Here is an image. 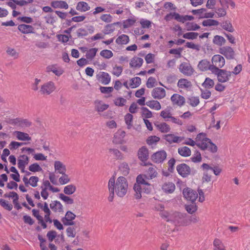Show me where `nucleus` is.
I'll use <instances>...</instances> for the list:
<instances>
[{
  "instance_id": "obj_1",
  "label": "nucleus",
  "mask_w": 250,
  "mask_h": 250,
  "mask_svg": "<svg viewBox=\"0 0 250 250\" xmlns=\"http://www.w3.org/2000/svg\"><path fill=\"white\" fill-rule=\"evenodd\" d=\"M128 189V182L126 179L123 176L119 177L114 184V191L116 194L120 197H124Z\"/></svg>"
},
{
  "instance_id": "obj_2",
  "label": "nucleus",
  "mask_w": 250,
  "mask_h": 250,
  "mask_svg": "<svg viewBox=\"0 0 250 250\" xmlns=\"http://www.w3.org/2000/svg\"><path fill=\"white\" fill-rule=\"evenodd\" d=\"M146 181L142 175H139L136 178V182L134 185L133 189L135 191L134 196L136 199H139L142 197V187L146 185Z\"/></svg>"
},
{
  "instance_id": "obj_3",
  "label": "nucleus",
  "mask_w": 250,
  "mask_h": 250,
  "mask_svg": "<svg viewBox=\"0 0 250 250\" xmlns=\"http://www.w3.org/2000/svg\"><path fill=\"white\" fill-rule=\"evenodd\" d=\"M196 146L202 150L208 149L212 153L217 151V146L208 138H204L201 141L197 142Z\"/></svg>"
},
{
  "instance_id": "obj_4",
  "label": "nucleus",
  "mask_w": 250,
  "mask_h": 250,
  "mask_svg": "<svg viewBox=\"0 0 250 250\" xmlns=\"http://www.w3.org/2000/svg\"><path fill=\"white\" fill-rule=\"evenodd\" d=\"M212 73L217 76V80L220 83H225L229 81L231 72L225 69L214 68Z\"/></svg>"
},
{
  "instance_id": "obj_5",
  "label": "nucleus",
  "mask_w": 250,
  "mask_h": 250,
  "mask_svg": "<svg viewBox=\"0 0 250 250\" xmlns=\"http://www.w3.org/2000/svg\"><path fill=\"white\" fill-rule=\"evenodd\" d=\"M212 64L211 65L210 71H214V68L221 69L225 64L224 58L220 55H214L211 59Z\"/></svg>"
},
{
  "instance_id": "obj_6",
  "label": "nucleus",
  "mask_w": 250,
  "mask_h": 250,
  "mask_svg": "<svg viewBox=\"0 0 250 250\" xmlns=\"http://www.w3.org/2000/svg\"><path fill=\"white\" fill-rule=\"evenodd\" d=\"M7 123L14 126L21 127H29L31 125L32 123L26 119L16 118L15 119H9Z\"/></svg>"
},
{
  "instance_id": "obj_7",
  "label": "nucleus",
  "mask_w": 250,
  "mask_h": 250,
  "mask_svg": "<svg viewBox=\"0 0 250 250\" xmlns=\"http://www.w3.org/2000/svg\"><path fill=\"white\" fill-rule=\"evenodd\" d=\"M56 89L55 84L53 82L50 81L44 83L42 85L40 92L43 95H49L52 93Z\"/></svg>"
},
{
  "instance_id": "obj_8",
  "label": "nucleus",
  "mask_w": 250,
  "mask_h": 250,
  "mask_svg": "<svg viewBox=\"0 0 250 250\" xmlns=\"http://www.w3.org/2000/svg\"><path fill=\"white\" fill-rule=\"evenodd\" d=\"M179 69L181 73L188 76H191L194 71L190 64L187 62L181 63L179 66Z\"/></svg>"
},
{
  "instance_id": "obj_9",
  "label": "nucleus",
  "mask_w": 250,
  "mask_h": 250,
  "mask_svg": "<svg viewBox=\"0 0 250 250\" xmlns=\"http://www.w3.org/2000/svg\"><path fill=\"white\" fill-rule=\"evenodd\" d=\"M183 194L186 199L190 201L192 203H193L198 196V194L196 191L189 188H185Z\"/></svg>"
},
{
  "instance_id": "obj_10",
  "label": "nucleus",
  "mask_w": 250,
  "mask_h": 250,
  "mask_svg": "<svg viewBox=\"0 0 250 250\" xmlns=\"http://www.w3.org/2000/svg\"><path fill=\"white\" fill-rule=\"evenodd\" d=\"M219 52L228 60H231L234 58L235 52L230 46H226L220 48Z\"/></svg>"
},
{
  "instance_id": "obj_11",
  "label": "nucleus",
  "mask_w": 250,
  "mask_h": 250,
  "mask_svg": "<svg viewBox=\"0 0 250 250\" xmlns=\"http://www.w3.org/2000/svg\"><path fill=\"white\" fill-rule=\"evenodd\" d=\"M176 169L178 174L184 178L188 177L191 172L190 167L185 163L177 165Z\"/></svg>"
},
{
  "instance_id": "obj_12",
  "label": "nucleus",
  "mask_w": 250,
  "mask_h": 250,
  "mask_svg": "<svg viewBox=\"0 0 250 250\" xmlns=\"http://www.w3.org/2000/svg\"><path fill=\"white\" fill-rule=\"evenodd\" d=\"M167 157V153L164 150H160L154 153L151 156L152 160L156 163H162Z\"/></svg>"
},
{
  "instance_id": "obj_13",
  "label": "nucleus",
  "mask_w": 250,
  "mask_h": 250,
  "mask_svg": "<svg viewBox=\"0 0 250 250\" xmlns=\"http://www.w3.org/2000/svg\"><path fill=\"white\" fill-rule=\"evenodd\" d=\"M166 91L162 87L154 88L151 92V96L155 99H162L166 96Z\"/></svg>"
},
{
  "instance_id": "obj_14",
  "label": "nucleus",
  "mask_w": 250,
  "mask_h": 250,
  "mask_svg": "<svg viewBox=\"0 0 250 250\" xmlns=\"http://www.w3.org/2000/svg\"><path fill=\"white\" fill-rule=\"evenodd\" d=\"M171 101L173 105L182 106L185 103V99L183 96L178 94H174L171 97Z\"/></svg>"
},
{
  "instance_id": "obj_15",
  "label": "nucleus",
  "mask_w": 250,
  "mask_h": 250,
  "mask_svg": "<svg viewBox=\"0 0 250 250\" xmlns=\"http://www.w3.org/2000/svg\"><path fill=\"white\" fill-rule=\"evenodd\" d=\"M125 135V131L123 130H118L114 136L113 143L115 144H121L124 142V139Z\"/></svg>"
},
{
  "instance_id": "obj_16",
  "label": "nucleus",
  "mask_w": 250,
  "mask_h": 250,
  "mask_svg": "<svg viewBox=\"0 0 250 250\" xmlns=\"http://www.w3.org/2000/svg\"><path fill=\"white\" fill-rule=\"evenodd\" d=\"M138 156L139 160L142 162H145L148 159V150L146 146H142L138 150Z\"/></svg>"
},
{
  "instance_id": "obj_17",
  "label": "nucleus",
  "mask_w": 250,
  "mask_h": 250,
  "mask_svg": "<svg viewBox=\"0 0 250 250\" xmlns=\"http://www.w3.org/2000/svg\"><path fill=\"white\" fill-rule=\"evenodd\" d=\"M162 190L167 193H172L175 189V186L172 182H166L162 186Z\"/></svg>"
},
{
  "instance_id": "obj_18",
  "label": "nucleus",
  "mask_w": 250,
  "mask_h": 250,
  "mask_svg": "<svg viewBox=\"0 0 250 250\" xmlns=\"http://www.w3.org/2000/svg\"><path fill=\"white\" fill-rule=\"evenodd\" d=\"M114 184H115V179L114 177L111 178L108 182V189L110 192L108 201L112 202L114 198Z\"/></svg>"
},
{
  "instance_id": "obj_19",
  "label": "nucleus",
  "mask_w": 250,
  "mask_h": 250,
  "mask_svg": "<svg viewBox=\"0 0 250 250\" xmlns=\"http://www.w3.org/2000/svg\"><path fill=\"white\" fill-rule=\"evenodd\" d=\"M143 62V59L134 57L131 59L129 65L131 67L138 68L142 65Z\"/></svg>"
},
{
  "instance_id": "obj_20",
  "label": "nucleus",
  "mask_w": 250,
  "mask_h": 250,
  "mask_svg": "<svg viewBox=\"0 0 250 250\" xmlns=\"http://www.w3.org/2000/svg\"><path fill=\"white\" fill-rule=\"evenodd\" d=\"M95 109L98 112H102L106 110L109 105L107 104H103L102 101L96 100L94 102Z\"/></svg>"
},
{
  "instance_id": "obj_21",
  "label": "nucleus",
  "mask_w": 250,
  "mask_h": 250,
  "mask_svg": "<svg viewBox=\"0 0 250 250\" xmlns=\"http://www.w3.org/2000/svg\"><path fill=\"white\" fill-rule=\"evenodd\" d=\"M191 223V220H167V225L170 224H179V226H187L190 225Z\"/></svg>"
},
{
  "instance_id": "obj_22",
  "label": "nucleus",
  "mask_w": 250,
  "mask_h": 250,
  "mask_svg": "<svg viewBox=\"0 0 250 250\" xmlns=\"http://www.w3.org/2000/svg\"><path fill=\"white\" fill-rule=\"evenodd\" d=\"M54 168L55 171L61 174H64L66 172V168L62 162L56 161L54 163Z\"/></svg>"
},
{
  "instance_id": "obj_23",
  "label": "nucleus",
  "mask_w": 250,
  "mask_h": 250,
  "mask_svg": "<svg viewBox=\"0 0 250 250\" xmlns=\"http://www.w3.org/2000/svg\"><path fill=\"white\" fill-rule=\"evenodd\" d=\"M213 250H226L222 241L219 238H215L213 241Z\"/></svg>"
},
{
  "instance_id": "obj_24",
  "label": "nucleus",
  "mask_w": 250,
  "mask_h": 250,
  "mask_svg": "<svg viewBox=\"0 0 250 250\" xmlns=\"http://www.w3.org/2000/svg\"><path fill=\"white\" fill-rule=\"evenodd\" d=\"M18 29L23 34L33 33L34 28L32 25L24 24H20L18 26Z\"/></svg>"
},
{
  "instance_id": "obj_25",
  "label": "nucleus",
  "mask_w": 250,
  "mask_h": 250,
  "mask_svg": "<svg viewBox=\"0 0 250 250\" xmlns=\"http://www.w3.org/2000/svg\"><path fill=\"white\" fill-rule=\"evenodd\" d=\"M50 208L55 212H61L63 211L62 206L61 203L58 201H52L50 204Z\"/></svg>"
},
{
  "instance_id": "obj_26",
  "label": "nucleus",
  "mask_w": 250,
  "mask_h": 250,
  "mask_svg": "<svg viewBox=\"0 0 250 250\" xmlns=\"http://www.w3.org/2000/svg\"><path fill=\"white\" fill-rule=\"evenodd\" d=\"M211 65L209 62L207 60H202L199 62L198 64V68L202 71H207L208 70H210Z\"/></svg>"
},
{
  "instance_id": "obj_27",
  "label": "nucleus",
  "mask_w": 250,
  "mask_h": 250,
  "mask_svg": "<svg viewBox=\"0 0 250 250\" xmlns=\"http://www.w3.org/2000/svg\"><path fill=\"white\" fill-rule=\"evenodd\" d=\"M90 7L88 4L84 1L79 2L76 6V9L81 12H85L89 10Z\"/></svg>"
},
{
  "instance_id": "obj_28",
  "label": "nucleus",
  "mask_w": 250,
  "mask_h": 250,
  "mask_svg": "<svg viewBox=\"0 0 250 250\" xmlns=\"http://www.w3.org/2000/svg\"><path fill=\"white\" fill-rule=\"evenodd\" d=\"M154 125L161 132L167 133L169 132L170 129L169 125L166 123H156Z\"/></svg>"
},
{
  "instance_id": "obj_29",
  "label": "nucleus",
  "mask_w": 250,
  "mask_h": 250,
  "mask_svg": "<svg viewBox=\"0 0 250 250\" xmlns=\"http://www.w3.org/2000/svg\"><path fill=\"white\" fill-rule=\"evenodd\" d=\"M177 85L181 88H188L191 87L192 84L191 82L187 79H180L178 82Z\"/></svg>"
},
{
  "instance_id": "obj_30",
  "label": "nucleus",
  "mask_w": 250,
  "mask_h": 250,
  "mask_svg": "<svg viewBox=\"0 0 250 250\" xmlns=\"http://www.w3.org/2000/svg\"><path fill=\"white\" fill-rule=\"evenodd\" d=\"M146 105L151 109L159 110L161 108V105L159 102L156 100H150L146 102Z\"/></svg>"
},
{
  "instance_id": "obj_31",
  "label": "nucleus",
  "mask_w": 250,
  "mask_h": 250,
  "mask_svg": "<svg viewBox=\"0 0 250 250\" xmlns=\"http://www.w3.org/2000/svg\"><path fill=\"white\" fill-rule=\"evenodd\" d=\"M14 134L16 135V137L19 140L30 141L31 140V138L26 133L16 131L14 132Z\"/></svg>"
},
{
  "instance_id": "obj_32",
  "label": "nucleus",
  "mask_w": 250,
  "mask_h": 250,
  "mask_svg": "<svg viewBox=\"0 0 250 250\" xmlns=\"http://www.w3.org/2000/svg\"><path fill=\"white\" fill-rule=\"evenodd\" d=\"M98 79L103 84L106 85L109 83L111 78L108 73L102 72Z\"/></svg>"
},
{
  "instance_id": "obj_33",
  "label": "nucleus",
  "mask_w": 250,
  "mask_h": 250,
  "mask_svg": "<svg viewBox=\"0 0 250 250\" xmlns=\"http://www.w3.org/2000/svg\"><path fill=\"white\" fill-rule=\"evenodd\" d=\"M51 6L55 8H64L68 9V5L64 1H54L51 2Z\"/></svg>"
},
{
  "instance_id": "obj_34",
  "label": "nucleus",
  "mask_w": 250,
  "mask_h": 250,
  "mask_svg": "<svg viewBox=\"0 0 250 250\" xmlns=\"http://www.w3.org/2000/svg\"><path fill=\"white\" fill-rule=\"evenodd\" d=\"M129 41V37L127 35L122 34L117 38L116 42L118 44H126Z\"/></svg>"
},
{
  "instance_id": "obj_35",
  "label": "nucleus",
  "mask_w": 250,
  "mask_h": 250,
  "mask_svg": "<svg viewBox=\"0 0 250 250\" xmlns=\"http://www.w3.org/2000/svg\"><path fill=\"white\" fill-rule=\"evenodd\" d=\"M29 162V157L25 155H21L18 159V166H26Z\"/></svg>"
},
{
  "instance_id": "obj_36",
  "label": "nucleus",
  "mask_w": 250,
  "mask_h": 250,
  "mask_svg": "<svg viewBox=\"0 0 250 250\" xmlns=\"http://www.w3.org/2000/svg\"><path fill=\"white\" fill-rule=\"evenodd\" d=\"M179 154L183 157H188L190 155L191 150L187 146H183L179 147L178 149Z\"/></svg>"
},
{
  "instance_id": "obj_37",
  "label": "nucleus",
  "mask_w": 250,
  "mask_h": 250,
  "mask_svg": "<svg viewBox=\"0 0 250 250\" xmlns=\"http://www.w3.org/2000/svg\"><path fill=\"white\" fill-rule=\"evenodd\" d=\"M226 42L225 39L222 36L216 35L214 37L213 39V42L215 44L221 46L224 44Z\"/></svg>"
},
{
  "instance_id": "obj_38",
  "label": "nucleus",
  "mask_w": 250,
  "mask_h": 250,
  "mask_svg": "<svg viewBox=\"0 0 250 250\" xmlns=\"http://www.w3.org/2000/svg\"><path fill=\"white\" fill-rule=\"evenodd\" d=\"M221 26L224 30L228 32H233L234 31L232 24L229 21H226L223 22L221 23Z\"/></svg>"
},
{
  "instance_id": "obj_39",
  "label": "nucleus",
  "mask_w": 250,
  "mask_h": 250,
  "mask_svg": "<svg viewBox=\"0 0 250 250\" xmlns=\"http://www.w3.org/2000/svg\"><path fill=\"white\" fill-rule=\"evenodd\" d=\"M76 190L75 186L70 184L65 186L63 189V192L65 194L71 195L74 193Z\"/></svg>"
},
{
  "instance_id": "obj_40",
  "label": "nucleus",
  "mask_w": 250,
  "mask_h": 250,
  "mask_svg": "<svg viewBox=\"0 0 250 250\" xmlns=\"http://www.w3.org/2000/svg\"><path fill=\"white\" fill-rule=\"evenodd\" d=\"M166 140L168 142L170 143H178L179 141H181L180 139V137L175 136L172 134H168L166 135Z\"/></svg>"
},
{
  "instance_id": "obj_41",
  "label": "nucleus",
  "mask_w": 250,
  "mask_h": 250,
  "mask_svg": "<svg viewBox=\"0 0 250 250\" xmlns=\"http://www.w3.org/2000/svg\"><path fill=\"white\" fill-rule=\"evenodd\" d=\"M119 169L122 173L125 176L128 174L130 170L128 165L125 162H124L120 165Z\"/></svg>"
},
{
  "instance_id": "obj_42",
  "label": "nucleus",
  "mask_w": 250,
  "mask_h": 250,
  "mask_svg": "<svg viewBox=\"0 0 250 250\" xmlns=\"http://www.w3.org/2000/svg\"><path fill=\"white\" fill-rule=\"evenodd\" d=\"M141 115L144 119H147L152 117V113L147 108L142 107L141 108Z\"/></svg>"
},
{
  "instance_id": "obj_43",
  "label": "nucleus",
  "mask_w": 250,
  "mask_h": 250,
  "mask_svg": "<svg viewBox=\"0 0 250 250\" xmlns=\"http://www.w3.org/2000/svg\"><path fill=\"white\" fill-rule=\"evenodd\" d=\"M160 116L165 120V121H168L172 116V115L170 109L167 108L161 112Z\"/></svg>"
},
{
  "instance_id": "obj_44",
  "label": "nucleus",
  "mask_w": 250,
  "mask_h": 250,
  "mask_svg": "<svg viewBox=\"0 0 250 250\" xmlns=\"http://www.w3.org/2000/svg\"><path fill=\"white\" fill-rule=\"evenodd\" d=\"M98 49L96 48H92L87 51L85 54V57L87 59L92 60L96 56Z\"/></svg>"
},
{
  "instance_id": "obj_45",
  "label": "nucleus",
  "mask_w": 250,
  "mask_h": 250,
  "mask_svg": "<svg viewBox=\"0 0 250 250\" xmlns=\"http://www.w3.org/2000/svg\"><path fill=\"white\" fill-rule=\"evenodd\" d=\"M46 72H52L57 76H60L62 74V70H58L55 65H50L47 66Z\"/></svg>"
},
{
  "instance_id": "obj_46",
  "label": "nucleus",
  "mask_w": 250,
  "mask_h": 250,
  "mask_svg": "<svg viewBox=\"0 0 250 250\" xmlns=\"http://www.w3.org/2000/svg\"><path fill=\"white\" fill-rule=\"evenodd\" d=\"M219 24V23L217 21L212 19L206 20L202 22V25L204 26H217Z\"/></svg>"
},
{
  "instance_id": "obj_47",
  "label": "nucleus",
  "mask_w": 250,
  "mask_h": 250,
  "mask_svg": "<svg viewBox=\"0 0 250 250\" xmlns=\"http://www.w3.org/2000/svg\"><path fill=\"white\" fill-rule=\"evenodd\" d=\"M214 84V81L209 78H207L202 84V86L205 88L209 89L212 88Z\"/></svg>"
},
{
  "instance_id": "obj_48",
  "label": "nucleus",
  "mask_w": 250,
  "mask_h": 250,
  "mask_svg": "<svg viewBox=\"0 0 250 250\" xmlns=\"http://www.w3.org/2000/svg\"><path fill=\"white\" fill-rule=\"evenodd\" d=\"M130 86L132 88H135L139 86L141 83V80L140 77H136L131 79Z\"/></svg>"
},
{
  "instance_id": "obj_49",
  "label": "nucleus",
  "mask_w": 250,
  "mask_h": 250,
  "mask_svg": "<svg viewBox=\"0 0 250 250\" xmlns=\"http://www.w3.org/2000/svg\"><path fill=\"white\" fill-rule=\"evenodd\" d=\"M0 205L4 209L9 211L12 210L13 208V206L11 204L9 203L7 201L2 199H0Z\"/></svg>"
},
{
  "instance_id": "obj_50",
  "label": "nucleus",
  "mask_w": 250,
  "mask_h": 250,
  "mask_svg": "<svg viewBox=\"0 0 250 250\" xmlns=\"http://www.w3.org/2000/svg\"><path fill=\"white\" fill-rule=\"evenodd\" d=\"M77 228L75 227L69 226L66 229V235L69 237L74 238L76 236V229Z\"/></svg>"
},
{
  "instance_id": "obj_51",
  "label": "nucleus",
  "mask_w": 250,
  "mask_h": 250,
  "mask_svg": "<svg viewBox=\"0 0 250 250\" xmlns=\"http://www.w3.org/2000/svg\"><path fill=\"white\" fill-rule=\"evenodd\" d=\"M147 176L151 179L156 177L157 175V172L155 169V167H150L147 171Z\"/></svg>"
},
{
  "instance_id": "obj_52",
  "label": "nucleus",
  "mask_w": 250,
  "mask_h": 250,
  "mask_svg": "<svg viewBox=\"0 0 250 250\" xmlns=\"http://www.w3.org/2000/svg\"><path fill=\"white\" fill-rule=\"evenodd\" d=\"M186 26L188 31H195L199 29L200 28V27L198 24L194 22H188L186 23Z\"/></svg>"
},
{
  "instance_id": "obj_53",
  "label": "nucleus",
  "mask_w": 250,
  "mask_h": 250,
  "mask_svg": "<svg viewBox=\"0 0 250 250\" xmlns=\"http://www.w3.org/2000/svg\"><path fill=\"white\" fill-rule=\"evenodd\" d=\"M188 103L192 106L195 107L199 104V99L197 97H191L188 99Z\"/></svg>"
},
{
  "instance_id": "obj_54",
  "label": "nucleus",
  "mask_w": 250,
  "mask_h": 250,
  "mask_svg": "<svg viewBox=\"0 0 250 250\" xmlns=\"http://www.w3.org/2000/svg\"><path fill=\"white\" fill-rule=\"evenodd\" d=\"M192 162L194 163H199L202 160L201 155L200 152L196 150L194 154L191 157Z\"/></svg>"
},
{
  "instance_id": "obj_55",
  "label": "nucleus",
  "mask_w": 250,
  "mask_h": 250,
  "mask_svg": "<svg viewBox=\"0 0 250 250\" xmlns=\"http://www.w3.org/2000/svg\"><path fill=\"white\" fill-rule=\"evenodd\" d=\"M28 169L29 171L33 172H39L42 170V167L36 163L31 165L29 167Z\"/></svg>"
},
{
  "instance_id": "obj_56",
  "label": "nucleus",
  "mask_w": 250,
  "mask_h": 250,
  "mask_svg": "<svg viewBox=\"0 0 250 250\" xmlns=\"http://www.w3.org/2000/svg\"><path fill=\"white\" fill-rule=\"evenodd\" d=\"M198 35V33L196 32H188L184 34L183 37L188 40H194L197 38Z\"/></svg>"
},
{
  "instance_id": "obj_57",
  "label": "nucleus",
  "mask_w": 250,
  "mask_h": 250,
  "mask_svg": "<svg viewBox=\"0 0 250 250\" xmlns=\"http://www.w3.org/2000/svg\"><path fill=\"white\" fill-rule=\"evenodd\" d=\"M159 137L156 136H151L146 140V143L148 145H153L154 144H156V143L159 142Z\"/></svg>"
},
{
  "instance_id": "obj_58",
  "label": "nucleus",
  "mask_w": 250,
  "mask_h": 250,
  "mask_svg": "<svg viewBox=\"0 0 250 250\" xmlns=\"http://www.w3.org/2000/svg\"><path fill=\"white\" fill-rule=\"evenodd\" d=\"M125 120L126 124L127 125V128H130L132 125L133 116L130 113H127L125 116Z\"/></svg>"
},
{
  "instance_id": "obj_59",
  "label": "nucleus",
  "mask_w": 250,
  "mask_h": 250,
  "mask_svg": "<svg viewBox=\"0 0 250 250\" xmlns=\"http://www.w3.org/2000/svg\"><path fill=\"white\" fill-rule=\"evenodd\" d=\"M136 20L134 19H128L124 21L123 22V27L124 28H128L132 26Z\"/></svg>"
},
{
  "instance_id": "obj_60",
  "label": "nucleus",
  "mask_w": 250,
  "mask_h": 250,
  "mask_svg": "<svg viewBox=\"0 0 250 250\" xmlns=\"http://www.w3.org/2000/svg\"><path fill=\"white\" fill-rule=\"evenodd\" d=\"M100 55L104 58L109 59L113 56V54L111 51L105 49L101 51Z\"/></svg>"
},
{
  "instance_id": "obj_61",
  "label": "nucleus",
  "mask_w": 250,
  "mask_h": 250,
  "mask_svg": "<svg viewBox=\"0 0 250 250\" xmlns=\"http://www.w3.org/2000/svg\"><path fill=\"white\" fill-rule=\"evenodd\" d=\"M60 198L65 202L67 204H72L74 203V200L70 197L64 195L62 193H61L59 195Z\"/></svg>"
},
{
  "instance_id": "obj_62",
  "label": "nucleus",
  "mask_w": 250,
  "mask_h": 250,
  "mask_svg": "<svg viewBox=\"0 0 250 250\" xmlns=\"http://www.w3.org/2000/svg\"><path fill=\"white\" fill-rule=\"evenodd\" d=\"M59 182L61 185H65L70 181V178L68 175L65 173L64 174H62V176L59 179Z\"/></svg>"
},
{
  "instance_id": "obj_63",
  "label": "nucleus",
  "mask_w": 250,
  "mask_h": 250,
  "mask_svg": "<svg viewBox=\"0 0 250 250\" xmlns=\"http://www.w3.org/2000/svg\"><path fill=\"white\" fill-rule=\"evenodd\" d=\"M115 30V27L113 24H109L105 26L104 33V34H109L112 33Z\"/></svg>"
},
{
  "instance_id": "obj_64",
  "label": "nucleus",
  "mask_w": 250,
  "mask_h": 250,
  "mask_svg": "<svg viewBox=\"0 0 250 250\" xmlns=\"http://www.w3.org/2000/svg\"><path fill=\"white\" fill-rule=\"evenodd\" d=\"M126 103V99L122 98L119 97L115 99L114 101V104L116 106H123L125 105V103Z\"/></svg>"
}]
</instances>
